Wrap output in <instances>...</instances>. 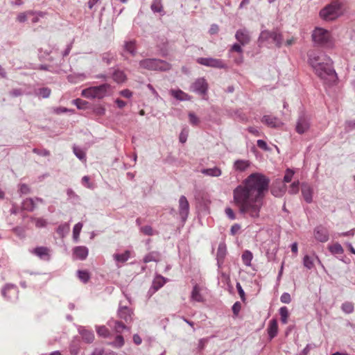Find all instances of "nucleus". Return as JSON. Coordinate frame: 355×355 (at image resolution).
Wrapping results in <instances>:
<instances>
[{"instance_id":"1","label":"nucleus","mask_w":355,"mask_h":355,"mask_svg":"<svg viewBox=\"0 0 355 355\" xmlns=\"http://www.w3.org/2000/svg\"><path fill=\"white\" fill-rule=\"evenodd\" d=\"M270 180L259 173L250 174L233 190V200L240 214L259 218Z\"/></svg>"},{"instance_id":"2","label":"nucleus","mask_w":355,"mask_h":355,"mask_svg":"<svg viewBox=\"0 0 355 355\" xmlns=\"http://www.w3.org/2000/svg\"><path fill=\"white\" fill-rule=\"evenodd\" d=\"M308 56V62L318 77L328 81L335 80L336 73L329 57L315 51H310Z\"/></svg>"},{"instance_id":"3","label":"nucleus","mask_w":355,"mask_h":355,"mask_svg":"<svg viewBox=\"0 0 355 355\" xmlns=\"http://www.w3.org/2000/svg\"><path fill=\"white\" fill-rule=\"evenodd\" d=\"M311 37L313 42L318 46L331 48L334 44V40L331 33L323 28H315Z\"/></svg>"},{"instance_id":"4","label":"nucleus","mask_w":355,"mask_h":355,"mask_svg":"<svg viewBox=\"0 0 355 355\" xmlns=\"http://www.w3.org/2000/svg\"><path fill=\"white\" fill-rule=\"evenodd\" d=\"M341 2L333 1L320 11V16L325 21L335 20L343 14Z\"/></svg>"},{"instance_id":"5","label":"nucleus","mask_w":355,"mask_h":355,"mask_svg":"<svg viewBox=\"0 0 355 355\" xmlns=\"http://www.w3.org/2000/svg\"><path fill=\"white\" fill-rule=\"evenodd\" d=\"M110 85L105 83L99 86L91 87L82 91V96L88 98H103L105 97L109 89Z\"/></svg>"},{"instance_id":"6","label":"nucleus","mask_w":355,"mask_h":355,"mask_svg":"<svg viewBox=\"0 0 355 355\" xmlns=\"http://www.w3.org/2000/svg\"><path fill=\"white\" fill-rule=\"evenodd\" d=\"M141 68L148 70L166 71L170 69V65L162 60L158 59H145L139 62Z\"/></svg>"},{"instance_id":"7","label":"nucleus","mask_w":355,"mask_h":355,"mask_svg":"<svg viewBox=\"0 0 355 355\" xmlns=\"http://www.w3.org/2000/svg\"><path fill=\"white\" fill-rule=\"evenodd\" d=\"M197 62L200 64L214 68L222 69L225 67V63L220 59L212 58H199L197 59Z\"/></svg>"},{"instance_id":"8","label":"nucleus","mask_w":355,"mask_h":355,"mask_svg":"<svg viewBox=\"0 0 355 355\" xmlns=\"http://www.w3.org/2000/svg\"><path fill=\"white\" fill-rule=\"evenodd\" d=\"M310 128V119L304 114L300 115L296 124V132L298 134L306 132Z\"/></svg>"},{"instance_id":"9","label":"nucleus","mask_w":355,"mask_h":355,"mask_svg":"<svg viewBox=\"0 0 355 355\" xmlns=\"http://www.w3.org/2000/svg\"><path fill=\"white\" fill-rule=\"evenodd\" d=\"M268 39H272V41L276 44L277 46H279L282 42V37L280 33L277 31L270 32L268 31H262L259 40H266Z\"/></svg>"},{"instance_id":"10","label":"nucleus","mask_w":355,"mask_h":355,"mask_svg":"<svg viewBox=\"0 0 355 355\" xmlns=\"http://www.w3.org/2000/svg\"><path fill=\"white\" fill-rule=\"evenodd\" d=\"M235 38L242 46L248 44L251 40L249 32L245 28L239 29L236 32Z\"/></svg>"},{"instance_id":"11","label":"nucleus","mask_w":355,"mask_h":355,"mask_svg":"<svg viewBox=\"0 0 355 355\" xmlns=\"http://www.w3.org/2000/svg\"><path fill=\"white\" fill-rule=\"evenodd\" d=\"M189 211V204L185 196H182L179 200V212L182 220H186Z\"/></svg>"},{"instance_id":"12","label":"nucleus","mask_w":355,"mask_h":355,"mask_svg":"<svg viewBox=\"0 0 355 355\" xmlns=\"http://www.w3.org/2000/svg\"><path fill=\"white\" fill-rule=\"evenodd\" d=\"M314 236L320 242L324 243L329 240V232L327 228L318 226L314 230Z\"/></svg>"},{"instance_id":"13","label":"nucleus","mask_w":355,"mask_h":355,"mask_svg":"<svg viewBox=\"0 0 355 355\" xmlns=\"http://www.w3.org/2000/svg\"><path fill=\"white\" fill-rule=\"evenodd\" d=\"M261 122L270 128H279L282 125V123L277 117L265 115L261 119Z\"/></svg>"},{"instance_id":"14","label":"nucleus","mask_w":355,"mask_h":355,"mask_svg":"<svg viewBox=\"0 0 355 355\" xmlns=\"http://www.w3.org/2000/svg\"><path fill=\"white\" fill-rule=\"evenodd\" d=\"M193 87L194 91L201 94H205L208 89V85L205 79L199 78L193 83Z\"/></svg>"},{"instance_id":"15","label":"nucleus","mask_w":355,"mask_h":355,"mask_svg":"<svg viewBox=\"0 0 355 355\" xmlns=\"http://www.w3.org/2000/svg\"><path fill=\"white\" fill-rule=\"evenodd\" d=\"M112 79L116 83L122 84L127 81L128 78L123 71L119 69H116L112 73Z\"/></svg>"},{"instance_id":"16","label":"nucleus","mask_w":355,"mask_h":355,"mask_svg":"<svg viewBox=\"0 0 355 355\" xmlns=\"http://www.w3.org/2000/svg\"><path fill=\"white\" fill-rule=\"evenodd\" d=\"M119 317L125 322L129 323L132 321V312L128 307H122L119 310Z\"/></svg>"},{"instance_id":"17","label":"nucleus","mask_w":355,"mask_h":355,"mask_svg":"<svg viewBox=\"0 0 355 355\" xmlns=\"http://www.w3.org/2000/svg\"><path fill=\"white\" fill-rule=\"evenodd\" d=\"M170 93L175 98L179 101H190L191 98L189 94L180 89H171Z\"/></svg>"},{"instance_id":"18","label":"nucleus","mask_w":355,"mask_h":355,"mask_svg":"<svg viewBox=\"0 0 355 355\" xmlns=\"http://www.w3.org/2000/svg\"><path fill=\"white\" fill-rule=\"evenodd\" d=\"M278 332V324L276 319H272L270 321L268 327V334L270 339L275 338Z\"/></svg>"},{"instance_id":"19","label":"nucleus","mask_w":355,"mask_h":355,"mask_svg":"<svg viewBox=\"0 0 355 355\" xmlns=\"http://www.w3.org/2000/svg\"><path fill=\"white\" fill-rule=\"evenodd\" d=\"M250 161L239 159L234 162V167L236 171H244L250 166Z\"/></svg>"},{"instance_id":"20","label":"nucleus","mask_w":355,"mask_h":355,"mask_svg":"<svg viewBox=\"0 0 355 355\" xmlns=\"http://www.w3.org/2000/svg\"><path fill=\"white\" fill-rule=\"evenodd\" d=\"M166 282V279L162 277V275H157L153 282L152 287L155 290V291H158L160 288H162Z\"/></svg>"},{"instance_id":"21","label":"nucleus","mask_w":355,"mask_h":355,"mask_svg":"<svg viewBox=\"0 0 355 355\" xmlns=\"http://www.w3.org/2000/svg\"><path fill=\"white\" fill-rule=\"evenodd\" d=\"M302 193L305 201L308 203L312 202L313 191L308 185H303L302 188Z\"/></svg>"},{"instance_id":"22","label":"nucleus","mask_w":355,"mask_h":355,"mask_svg":"<svg viewBox=\"0 0 355 355\" xmlns=\"http://www.w3.org/2000/svg\"><path fill=\"white\" fill-rule=\"evenodd\" d=\"M22 209L28 211H33L36 207L35 201L33 198H26L22 202Z\"/></svg>"},{"instance_id":"23","label":"nucleus","mask_w":355,"mask_h":355,"mask_svg":"<svg viewBox=\"0 0 355 355\" xmlns=\"http://www.w3.org/2000/svg\"><path fill=\"white\" fill-rule=\"evenodd\" d=\"M74 254L80 259H85L88 255V250L86 247L78 246L74 249Z\"/></svg>"},{"instance_id":"24","label":"nucleus","mask_w":355,"mask_h":355,"mask_svg":"<svg viewBox=\"0 0 355 355\" xmlns=\"http://www.w3.org/2000/svg\"><path fill=\"white\" fill-rule=\"evenodd\" d=\"M160 254L158 252L153 251L147 254L144 257V262L147 263L151 261L157 262L159 259Z\"/></svg>"},{"instance_id":"25","label":"nucleus","mask_w":355,"mask_h":355,"mask_svg":"<svg viewBox=\"0 0 355 355\" xmlns=\"http://www.w3.org/2000/svg\"><path fill=\"white\" fill-rule=\"evenodd\" d=\"M80 334H81L83 339L88 343H92L94 340V334L91 331L83 329L80 330Z\"/></svg>"},{"instance_id":"26","label":"nucleus","mask_w":355,"mask_h":355,"mask_svg":"<svg viewBox=\"0 0 355 355\" xmlns=\"http://www.w3.org/2000/svg\"><path fill=\"white\" fill-rule=\"evenodd\" d=\"M202 173L211 176V177H219L222 172L221 170L218 167H214L212 168H206L201 171Z\"/></svg>"},{"instance_id":"27","label":"nucleus","mask_w":355,"mask_h":355,"mask_svg":"<svg viewBox=\"0 0 355 355\" xmlns=\"http://www.w3.org/2000/svg\"><path fill=\"white\" fill-rule=\"evenodd\" d=\"M33 253L40 258H43L44 257H49V250L46 247H37L33 250Z\"/></svg>"},{"instance_id":"28","label":"nucleus","mask_w":355,"mask_h":355,"mask_svg":"<svg viewBox=\"0 0 355 355\" xmlns=\"http://www.w3.org/2000/svg\"><path fill=\"white\" fill-rule=\"evenodd\" d=\"M200 287L196 284L193 286V291L191 292V299L196 302H202L203 297L200 294Z\"/></svg>"},{"instance_id":"29","label":"nucleus","mask_w":355,"mask_h":355,"mask_svg":"<svg viewBox=\"0 0 355 355\" xmlns=\"http://www.w3.org/2000/svg\"><path fill=\"white\" fill-rule=\"evenodd\" d=\"M243 263L247 266H251V261L253 259V254L250 250H245L241 256Z\"/></svg>"},{"instance_id":"30","label":"nucleus","mask_w":355,"mask_h":355,"mask_svg":"<svg viewBox=\"0 0 355 355\" xmlns=\"http://www.w3.org/2000/svg\"><path fill=\"white\" fill-rule=\"evenodd\" d=\"M130 257V251L125 250L123 254H114V259L120 263H124L128 260Z\"/></svg>"},{"instance_id":"31","label":"nucleus","mask_w":355,"mask_h":355,"mask_svg":"<svg viewBox=\"0 0 355 355\" xmlns=\"http://www.w3.org/2000/svg\"><path fill=\"white\" fill-rule=\"evenodd\" d=\"M329 250L335 254H341L344 252V250L340 244L338 243H335L332 245H329Z\"/></svg>"},{"instance_id":"32","label":"nucleus","mask_w":355,"mask_h":355,"mask_svg":"<svg viewBox=\"0 0 355 355\" xmlns=\"http://www.w3.org/2000/svg\"><path fill=\"white\" fill-rule=\"evenodd\" d=\"M31 220L32 222L35 223V227L37 228L45 227L48 224L46 219L40 217H31Z\"/></svg>"},{"instance_id":"33","label":"nucleus","mask_w":355,"mask_h":355,"mask_svg":"<svg viewBox=\"0 0 355 355\" xmlns=\"http://www.w3.org/2000/svg\"><path fill=\"white\" fill-rule=\"evenodd\" d=\"M279 314L281 316V321L283 324H286L288 322V318L289 316V313L287 307L283 306L279 309Z\"/></svg>"},{"instance_id":"34","label":"nucleus","mask_w":355,"mask_h":355,"mask_svg":"<svg viewBox=\"0 0 355 355\" xmlns=\"http://www.w3.org/2000/svg\"><path fill=\"white\" fill-rule=\"evenodd\" d=\"M151 9L155 12H161L163 10L162 0H153L151 4Z\"/></svg>"},{"instance_id":"35","label":"nucleus","mask_w":355,"mask_h":355,"mask_svg":"<svg viewBox=\"0 0 355 355\" xmlns=\"http://www.w3.org/2000/svg\"><path fill=\"white\" fill-rule=\"evenodd\" d=\"M125 50L132 55L136 54V43L135 41H130L125 43Z\"/></svg>"},{"instance_id":"36","label":"nucleus","mask_w":355,"mask_h":355,"mask_svg":"<svg viewBox=\"0 0 355 355\" xmlns=\"http://www.w3.org/2000/svg\"><path fill=\"white\" fill-rule=\"evenodd\" d=\"M226 254V246L224 243H220L217 250L218 259H223Z\"/></svg>"},{"instance_id":"37","label":"nucleus","mask_w":355,"mask_h":355,"mask_svg":"<svg viewBox=\"0 0 355 355\" xmlns=\"http://www.w3.org/2000/svg\"><path fill=\"white\" fill-rule=\"evenodd\" d=\"M78 278L84 283L87 282L90 278L89 273L86 270H78Z\"/></svg>"},{"instance_id":"38","label":"nucleus","mask_w":355,"mask_h":355,"mask_svg":"<svg viewBox=\"0 0 355 355\" xmlns=\"http://www.w3.org/2000/svg\"><path fill=\"white\" fill-rule=\"evenodd\" d=\"M97 334L103 338H107L110 336L109 329L105 326L98 327L96 328Z\"/></svg>"},{"instance_id":"39","label":"nucleus","mask_w":355,"mask_h":355,"mask_svg":"<svg viewBox=\"0 0 355 355\" xmlns=\"http://www.w3.org/2000/svg\"><path fill=\"white\" fill-rule=\"evenodd\" d=\"M304 266L308 269H312L314 267L313 259L309 255H305L303 259Z\"/></svg>"},{"instance_id":"40","label":"nucleus","mask_w":355,"mask_h":355,"mask_svg":"<svg viewBox=\"0 0 355 355\" xmlns=\"http://www.w3.org/2000/svg\"><path fill=\"white\" fill-rule=\"evenodd\" d=\"M342 310L346 313H351L354 311V305L352 302H345L342 304Z\"/></svg>"},{"instance_id":"41","label":"nucleus","mask_w":355,"mask_h":355,"mask_svg":"<svg viewBox=\"0 0 355 355\" xmlns=\"http://www.w3.org/2000/svg\"><path fill=\"white\" fill-rule=\"evenodd\" d=\"M34 12L33 11H27L25 12H21L17 16V20L19 22H24L26 21L28 16L33 15Z\"/></svg>"},{"instance_id":"42","label":"nucleus","mask_w":355,"mask_h":355,"mask_svg":"<svg viewBox=\"0 0 355 355\" xmlns=\"http://www.w3.org/2000/svg\"><path fill=\"white\" fill-rule=\"evenodd\" d=\"M83 224L80 223H78L73 227V236L75 239H77L79 237L80 232L82 230Z\"/></svg>"},{"instance_id":"43","label":"nucleus","mask_w":355,"mask_h":355,"mask_svg":"<svg viewBox=\"0 0 355 355\" xmlns=\"http://www.w3.org/2000/svg\"><path fill=\"white\" fill-rule=\"evenodd\" d=\"M112 345L116 347H121L124 345V339L123 337L121 335L117 336L115 338L114 341L112 343Z\"/></svg>"},{"instance_id":"44","label":"nucleus","mask_w":355,"mask_h":355,"mask_svg":"<svg viewBox=\"0 0 355 355\" xmlns=\"http://www.w3.org/2000/svg\"><path fill=\"white\" fill-rule=\"evenodd\" d=\"M51 94V89L47 87H43L38 90L37 95L42 98H48Z\"/></svg>"},{"instance_id":"45","label":"nucleus","mask_w":355,"mask_h":355,"mask_svg":"<svg viewBox=\"0 0 355 355\" xmlns=\"http://www.w3.org/2000/svg\"><path fill=\"white\" fill-rule=\"evenodd\" d=\"M73 153H75L76 157H78L80 160H85V153L80 148H78L77 147H74L73 148Z\"/></svg>"},{"instance_id":"46","label":"nucleus","mask_w":355,"mask_h":355,"mask_svg":"<svg viewBox=\"0 0 355 355\" xmlns=\"http://www.w3.org/2000/svg\"><path fill=\"white\" fill-rule=\"evenodd\" d=\"M73 103L77 106L78 109H85L88 103L80 98H77L73 101Z\"/></svg>"},{"instance_id":"47","label":"nucleus","mask_w":355,"mask_h":355,"mask_svg":"<svg viewBox=\"0 0 355 355\" xmlns=\"http://www.w3.org/2000/svg\"><path fill=\"white\" fill-rule=\"evenodd\" d=\"M189 122L191 124L193 125H197L200 123V119L198 117L193 114V112H190L189 114Z\"/></svg>"},{"instance_id":"48","label":"nucleus","mask_w":355,"mask_h":355,"mask_svg":"<svg viewBox=\"0 0 355 355\" xmlns=\"http://www.w3.org/2000/svg\"><path fill=\"white\" fill-rule=\"evenodd\" d=\"M293 175H294V171L293 170H291V169L288 168L286 171V173H285V175H284V181L285 182H291L292 178L293 177Z\"/></svg>"},{"instance_id":"49","label":"nucleus","mask_w":355,"mask_h":355,"mask_svg":"<svg viewBox=\"0 0 355 355\" xmlns=\"http://www.w3.org/2000/svg\"><path fill=\"white\" fill-rule=\"evenodd\" d=\"M114 328L115 331L118 333L121 332L124 329L126 328L125 325L123 324L121 322L114 321Z\"/></svg>"},{"instance_id":"50","label":"nucleus","mask_w":355,"mask_h":355,"mask_svg":"<svg viewBox=\"0 0 355 355\" xmlns=\"http://www.w3.org/2000/svg\"><path fill=\"white\" fill-rule=\"evenodd\" d=\"M114 55H112L110 53H106L103 54V60L107 64H110L112 62V61L114 60Z\"/></svg>"},{"instance_id":"51","label":"nucleus","mask_w":355,"mask_h":355,"mask_svg":"<svg viewBox=\"0 0 355 355\" xmlns=\"http://www.w3.org/2000/svg\"><path fill=\"white\" fill-rule=\"evenodd\" d=\"M299 191V182L296 181L291 184L289 193L291 194L297 193Z\"/></svg>"},{"instance_id":"52","label":"nucleus","mask_w":355,"mask_h":355,"mask_svg":"<svg viewBox=\"0 0 355 355\" xmlns=\"http://www.w3.org/2000/svg\"><path fill=\"white\" fill-rule=\"evenodd\" d=\"M280 300L282 303L289 304L291 301V297L289 293H284L280 297Z\"/></svg>"},{"instance_id":"53","label":"nucleus","mask_w":355,"mask_h":355,"mask_svg":"<svg viewBox=\"0 0 355 355\" xmlns=\"http://www.w3.org/2000/svg\"><path fill=\"white\" fill-rule=\"evenodd\" d=\"M141 231L146 235L152 236L153 235V230L149 225L144 226L141 228Z\"/></svg>"},{"instance_id":"54","label":"nucleus","mask_w":355,"mask_h":355,"mask_svg":"<svg viewBox=\"0 0 355 355\" xmlns=\"http://www.w3.org/2000/svg\"><path fill=\"white\" fill-rule=\"evenodd\" d=\"M241 46L242 45L240 43H239V44L236 43V44H233L232 46V47H231L230 51H232V52L234 51V52H237V53H239L240 54H242L243 49L241 48Z\"/></svg>"},{"instance_id":"55","label":"nucleus","mask_w":355,"mask_h":355,"mask_svg":"<svg viewBox=\"0 0 355 355\" xmlns=\"http://www.w3.org/2000/svg\"><path fill=\"white\" fill-rule=\"evenodd\" d=\"M236 289L238 291V293H239V295L240 296V297L241 298V300L244 302L245 300V292L243 291V289L242 288V286L241 285L240 283H236Z\"/></svg>"},{"instance_id":"56","label":"nucleus","mask_w":355,"mask_h":355,"mask_svg":"<svg viewBox=\"0 0 355 355\" xmlns=\"http://www.w3.org/2000/svg\"><path fill=\"white\" fill-rule=\"evenodd\" d=\"M241 309V304L239 302H236L232 306V311L235 315H238Z\"/></svg>"},{"instance_id":"57","label":"nucleus","mask_w":355,"mask_h":355,"mask_svg":"<svg viewBox=\"0 0 355 355\" xmlns=\"http://www.w3.org/2000/svg\"><path fill=\"white\" fill-rule=\"evenodd\" d=\"M119 94L123 97L127 98H131L132 96V92L130 89H125L121 90L119 92Z\"/></svg>"},{"instance_id":"58","label":"nucleus","mask_w":355,"mask_h":355,"mask_svg":"<svg viewBox=\"0 0 355 355\" xmlns=\"http://www.w3.org/2000/svg\"><path fill=\"white\" fill-rule=\"evenodd\" d=\"M225 211V214L227 216V217L229 218H230L231 220H234L236 218L235 214L232 209H231L230 207L226 208Z\"/></svg>"},{"instance_id":"59","label":"nucleus","mask_w":355,"mask_h":355,"mask_svg":"<svg viewBox=\"0 0 355 355\" xmlns=\"http://www.w3.org/2000/svg\"><path fill=\"white\" fill-rule=\"evenodd\" d=\"M33 153L37 154V155H42V156H49L50 155V152L47 150H39L37 148H34L33 150Z\"/></svg>"},{"instance_id":"60","label":"nucleus","mask_w":355,"mask_h":355,"mask_svg":"<svg viewBox=\"0 0 355 355\" xmlns=\"http://www.w3.org/2000/svg\"><path fill=\"white\" fill-rule=\"evenodd\" d=\"M257 146L259 148H260L261 149L264 150H268L267 144H266V142L265 141L261 140V139H259L257 141Z\"/></svg>"},{"instance_id":"61","label":"nucleus","mask_w":355,"mask_h":355,"mask_svg":"<svg viewBox=\"0 0 355 355\" xmlns=\"http://www.w3.org/2000/svg\"><path fill=\"white\" fill-rule=\"evenodd\" d=\"M23 92L21 89H13L10 91V94L11 96L14 97L19 96L22 94Z\"/></svg>"},{"instance_id":"62","label":"nucleus","mask_w":355,"mask_h":355,"mask_svg":"<svg viewBox=\"0 0 355 355\" xmlns=\"http://www.w3.org/2000/svg\"><path fill=\"white\" fill-rule=\"evenodd\" d=\"M105 108L101 106H98L94 109L95 114L99 116L103 115L105 114Z\"/></svg>"},{"instance_id":"63","label":"nucleus","mask_w":355,"mask_h":355,"mask_svg":"<svg viewBox=\"0 0 355 355\" xmlns=\"http://www.w3.org/2000/svg\"><path fill=\"white\" fill-rule=\"evenodd\" d=\"M248 131L249 132H250L251 134L255 135V136H261V132H259V130L254 128V127H250L248 128Z\"/></svg>"},{"instance_id":"64","label":"nucleus","mask_w":355,"mask_h":355,"mask_svg":"<svg viewBox=\"0 0 355 355\" xmlns=\"http://www.w3.org/2000/svg\"><path fill=\"white\" fill-rule=\"evenodd\" d=\"M104 350L103 348H96L91 355H103Z\"/></svg>"}]
</instances>
